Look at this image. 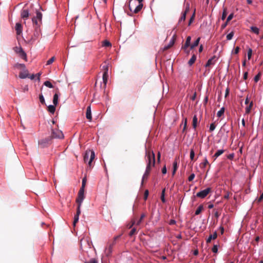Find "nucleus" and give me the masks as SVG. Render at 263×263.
Here are the masks:
<instances>
[{"mask_svg": "<svg viewBox=\"0 0 263 263\" xmlns=\"http://www.w3.org/2000/svg\"><path fill=\"white\" fill-rule=\"evenodd\" d=\"M189 11V4H187L185 10L182 12L181 15L179 18L178 23L176 26L174 27L173 30H176V32L177 31H180L183 32L185 29V21L186 18V13Z\"/></svg>", "mask_w": 263, "mask_h": 263, "instance_id": "f257e3e1", "label": "nucleus"}, {"mask_svg": "<svg viewBox=\"0 0 263 263\" xmlns=\"http://www.w3.org/2000/svg\"><path fill=\"white\" fill-rule=\"evenodd\" d=\"M95 157V153L93 151H86L84 156V161L85 163H88L90 167L92 165V161Z\"/></svg>", "mask_w": 263, "mask_h": 263, "instance_id": "f03ea898", "label": "nucleus"}, {"mask_svg": "<svg viewBox=\"0 0 263 263\" xmlns=\"http://www.w3.org/2000/svg\"><path fill=\"white\" fill-rule=\"evenodd\" d=\"M145 158L146 162H149L154 166L155 164V155L153 151L145 150Z\"/></svg>", "mask_w": 263, "mask_h": 263, "instance_id": "7ed1b4c3", "label": "nucleus"}, {"mask_svg": "<svg viewBox=\"0 0 263 263\" xmlns=\"http://www.w3.org/2000/svg\"><path fill=\"white\" fill-rule=\"evenodd\" d=\"M32 22L33 25H41L42 24V13L37 11L36 16L32 18Z\"/></svg>", "mask_w": 263, "mask_h": 263, "instance_id": "20e7f679", "label": "nucleus"}, {"mask_svg": "<svg viewBox=\"0 0 263 263\" xmlns=\"http://www.w3.org/2000/svg\"><path fill=\"white\" fill-rule=\"evenodd\" d=\"M132 1V0H129L128 1V7L129 9L131 12V13H128L127 14L130 16H132L133 13H138L142 8L143 7V4H139L136 6V7L133 10L130 6V3Z\"/></svg>", "mask_w": 263, "mask_h": 263, "instance_id": "39448f33", "label": "nucleus"}, {"mask_svg": "<svg viewBox=\"0 0 263 263\" xmlns=\"http://www.w3.org/2000/svg\"><path fill=\"white\" fill-rule=\"evenodd\" d=\"M33 27L34 28V31L31 39L33 40H36L41 36V26L33 25Z\"/></svg>", "mask_w": 263, "mask_h": 263, "instance_id": "423d86ee", "label": "nucleus"}, {"mask_svg": "<svg viewBox=\"0 0 263 263\" xmlns=\"http://www.w3.org/2000/svg\"><path fill=\"white\" fill-rule=\"evenodd\" d=\"M50 137L51 139L52 138L62 139L64 138V135L62 131L57 129H52Z\"/></svg>", "mask_w": 263, "mask_h": 263, "instance_id": "0eeeda50", "label": "nucleus"}, {"mask_svg": "<svg viewBox=\"0 0 263 263\" xmlns=\"http://www.w3.org/2000/svg\"><path fill=\"white\" fill-rule=\"evenodd\" d=\"M211 191V188L207 187L206 189L198 192L196 194V197L201 199L204 198Z\"/></svg>", "mask_w": 263, "mask_h": 263, "instance_id": "6e6552de", "label": "nucleus"}, {"mask_svg": "<svg viewBox=\"0 0 263 263\" xmlns=\"http://www.w3.org/2000/svg\"><path fill=\"white\" fill-rule=\"evenodd\" d=\"M84 199V189H80L79 191L78 196L77 198L76 201L78 204H82Z\"/></svg>", "mask_w": 263, "mask_h": 263, "instance_id": "1a4fd4ad", "label": "nucleus"}, {"mask_svg": "<svg viewBox=\"0 0 263 263\" xmlns=\"http://www.w3.org/2000/svg\"><path fill=\"white\" fill-rule=\"evenodd\" d=\"M176 39V32H175L174 35H173L172 39L169 42V43L167 45H165L163 47V50H166L171 47L175 43V42Z\"/></svg>", "mask_w": 263, "mask_h": 263, "instance_id": "9d476101", "label": "nucleus"}, {"mask_svg": "<svg viewBox=\"0 0 263 263\" xmlns=\"http://www.w3.org/2000/svg\"><path fill=\"white\" fill-rule=\"evenodd\" d=\"M29 16V11L28 9L23 8L21 11V16L25 21Z\"/></svg>", "mask_w": 263, "mask_h": 263, "instance_id": "9b49d317", "label": "nucleus"}, {"mask_svg": "<svg viewBox=\"0 0 263 263\" xmlns=\"http://www.w3.org/2000/svg\"><path fill=\"white\" fill-rule=\"evenodd\" d=\"M51 140V137L46 138L45 139H42L39 142V145H40L42 147H45L47 146Z\"/></svg>", "mask_w": 263, "mask_h": 263, "instance_id": "f8f14e48", "label": "nucleus"}, {"mask_svg": "<svg viewBox=\"0 0 263 263\" xmlns=\"http://www.w3.org/2000/svg\"><path fill=\"white\" fill-rule=\"evenodd\" d=\"M217 59V58L215 55L213 56L208 60L205 66L207 67L211 65H214L215 64Z\"/></svg>", "mask_w": 263, "mask_h": 263, "instance_id": "ddd939ff", "label": "nucleus"}, {"mask_svg": "<svg viewBox=\"0 0 263 263\" xmlns=\"http://www.w3.org/2000/svg\"><path fill=\"white\" fill-rule=\"evenodd\" d=\"M103 68L106 69V71H105L103 74V82L104 85V87H106V84L107 82V79H108V75H107V71H108V67L106 66H104Z\"/></svg>", "mask_w": 263, "mask_h": 263, "instance_id": "4468645a", "label": "nucleus"}, {"mask_svg": "<svg viewBox=\"0 0 263 263\" xmlns=\"http://www.w3.org/2000/svg\"><path fill=\"white\" fill-rule=\"evenodd\" d=\"M191 36H188L186 37L185 44L183 46H182L181 48L183 49L184 50H185L187 49V48L189 47H191Z\"/></svg>", "mask_w": 263, "mask_h": 263, "instance_id": "2eb2a0df", "label": "nucleus"}, {"mask_svg": "<svg viewBox=\"0 0 263 263\" xmlns=\"http://www.w3.org/2000/svg\"><path fill=\"white\" fill-rule=\"evenodd\" d=\"M217 237V233L216 231H215L213 234L210 235L208 238L206 239V242L209 243L211 242L212 239H215Z\"/></svg>", "mask_w": 263, "mask_h": 263, "instance_id": "dca6fc26", "label": "nucleus"}, {"mask_svg": "<svg viewBox=\"0 0 263 263\" xmlns=\"http://www.w3.org/2000/svg\"><path fill=\"white\" fill-rule=\"evenodd\" d=\"M86 117L89 121H91L92 119L91 107L90 105L87 107Z\"/></svg>", "mask_w": 263, "mask_h": 263, "instance_id": "f3484780", "label": "nucleus"}, {"mask_svg": "<svg viewBox=\"0 0 263 263\" xmlns=\"http://www.w3.org/2000/svg\"><path fill=\"white\" fill-rule=\"evenodd\" d=\"M198 123V118L197 116L196 115H194L193 118V123L192 126L193 128L196 130Z\"/></svg>", "mask_w": 263, "mask_h": 263, "instance_id": "a211bd4d", "label": "nucleus"}, {"mask_svg": "<svg viewBox=\"0 0 263 263\" xmlns=\"http://www.w3.org/2000/svg\"><path fill=\"white\" fill-rule=\"evenodd\" d=\"M173 168L172 175L174 176L175 174L176 171L177 170L178 167V162L176 160H175L173 162Z\"/></svg>", "mask_w": 263, "mask_h": 263, "instance_id": "6ab92c4d", "label": "nucleus"}, {"mask_svg": "<svg viewBox=\"0 0 263 263\" xmlns=\"http://www.w3.org/2000/svg\"><path fill=\"white\" fill-rule=\"evenodd\" d=\"M116 243V241H114V240H113L112 243L109 245L108 248L107 249V255L110 254L112 253V248Z\"/></svg>", "mask_w": 263, "mask_h": 263, "instance_id": "aec40b11", "label": "nucleus"}, {"mask_svg": "<svg viewBox=\"0 0 263 263\" xmlns=\"http://www.w3.org/2000/svg\"><path fill=\"white\" fill-rule=\"evenodd\" d=\"M197 59V57L195 54H193L191 57V58L190 59V60L188 62V64L189 66H192L196 61Z\"/></svg>", "mask_w": 263, "mask_h": 263, "instance_id": "412c9836", "label": "nucleus"}, {"mask_svg": "<svg viewBox=\"0 0 263 263\" xmlns=\"http://www.w3.org/2000/svg\"><path fill=\"white\" fill-rule=\"evenodd\" d=\"M200 37H198L194 42L193 44H191V47H190V49H194L195 47H196V46H197L199 43V42H200Z\"/></svg>", "mask_w": 263, "mask_h": 263, "instance_id": "4be33fe9", "label": "nucleus"}, {"mask_svg": "<svg viewBox=\"0 0 263 263\" xmlns=\"http://www.w3.org/2000/svg\"><path fill=\"white\" fill-rule=\"evenodd\" d=\"M15 30L16 31L17 34H20L22 32V27L20 23H17L16 24Z\"/></svg>", "mask_w": 263, "mask_h": 263, "instance_id": "5701e85b", "label": "nucleus"}, {"mask_svg": "<svg viewBox=\"0 0 263 263\" xmlns=\"http://www.w3.org/2000/svg\"><path fill=\"white\" fill-rule=\"evenodd\" d=\"M224 151L223 149H218L213 156L214 160H216L219 156L222 154Z\"/></svg>", "mask_w": 263, "mask_h": 263, "instance_id": "b1692460", "label": "nucleus"}, {"mask_svg": "<svg viewBox=\"0 0 263 263\" xmlns=\"http://www.w3.org/2000/svg\"><path fill=\"white\" fill-rule=\"evenodd\" d=\"M56 105H54V104L53 105H49L48 106V111L51 113V114H54L55 111V106Z\"/></svg>", "mask_w": 263, "mask_h": 263, "instance_id": "393cba45", "label": "nucleus"}, {"mask_svg": "<svg viewBox=\"0 0 263 263\" xmlns=\"http://www.w3.org/2000/svg\"><path fill=\"white\" fill-rule=\"evenodd\" d=\"M59 95L55 93L53 98V103L54 105H57L59 101Z\"/></svg>", "mask_w": 263, "mask_h": 263, "instance_id": "a878e982", "label": "nucleus"}, {"mask_svg": "<svg viewBox=\"0 0 263 263\" xmlns=\"http://www.w3.org/2000/svg\"><path fill=\"white\" fill-rule=\"evenodd\" d=\"M253 103L252 101H251L249 105L246 107V110H245L246 114H249L250 112L251 109L253 106Z\"/></svg>", "mask_w": 263, "mask_h": 263, "instance_id": "bb28decb", "label": "nucleus"}, {"mask_svg": "<svg viewBox=\"0 0 263 263\" xmlns=\"http://www.w3.org/2000/svg\"><path fill=\"white\" fill-rule=\"evenodd\" d=\"M19 77L21 79H26V78L29 77V74L26 72V71L21 72L19 74Z\"/></svg>", "mask_w": 263, "mask_h": 263, "instance_id": "cd10ccee", "label": "nucleus"}, {"mask_svg": "<svg viewBox=\"0 0 263 263\" xmlns=\"http://www.w3.org/2000/svg\"><path fill=\"white\" fill-rule=\"evenodd\" d=\"M203 209V206L202 204H200L198 208L197 209H196V211H195V214L196 215H199L201 212L202 211V210Z\"/></svg>", "mask_w": 263, "mask_h": 263, "instance_id": "c85d7f7f", "label": "nucleus"}, {"mask_svg": "<svg viewBox=\"0 0 263 263\" xmlns=\"http://www.w3.org/2000/svg\"><path fill=\"white\" fill-rule=\"evenodd\" d=\"M251 31L254 32L256 34H258L259 33V29L256 26H251Z\"/></svg>", "mask_w": 263, "mask_h": 263, "instance_id": "c756f323", "label": "nucleus"}, {"mask_svg": "<svg viewBox=\"0 0 263 263\" xmlns=\"http://www.w3.org/2000/svg\"><path fill=\"white\" fill-rule=\"evenodd\" d=\"M18 55L21 58L25 60V61L27 60V54L24 50H22Z\"/></svg>", "mask_w": 263, "mask_h": 263, "instance_id": "7c9ffc66", "label": "nucleus"}, {"mask_svg": "<svg viewBox=\"0 0 263 263\" xmlns=\"http://www.w3.org/2000/svg\"><path fill=\"white\" fill-rule=\"evenodd\" d=\"M224 107H222L220 108V109L217 112V116L218 117H220L222 115H223L224 112Z\"/></svg>", "mask_w": 263, "mask_h": 263, "instance_id": "2f4dec72", "label": "nucleus"}, {"mask_svg": "<svg viewBox=\"0 0 263 263\" xmlns=\"http://www.w3.org/2000/svg\"><path fill=\"white\" fill-rule=\"evenodd\" d=\"M227 15V9L226 8H224L222 11V14L221 16V20H224Z\"/></svg>", "mask_w": 263, "mask_h": 263, "instance_id": "473e14b6", "label": "nucleus"}, {"mask_svg": "<svg viewBox=\"0 0 263 263\" xmlns=\"http://www.w3.org/2000/svg\"><path fill=\"white\" fill-rule=\"evenodd\" d=\"M102 46L105 47H111V44L108 41L105 40L102 42Z\"/></svg>", "mask_w": 263, "mask_h": 263, "instance_id": "72a5a7b5", "label": "nucleus"}, {"mask_svg": "<svg viewBox=\"0 0 263 263\" xmlns=\"http://www.w3.org/2000/svg\"><path fill=\"white\" fill-rule=\"evenodd\" d=\"M44 85L45 86H46V87H49L50 88H52L53 87V85L52 84V83L49 81H46L44 83Z\"/></svg>", "mask_w": 263, "mask_h": 263, "instance_id": "f704fd0d", "label": "nucleus"}, {"mask_svg": "<svg viewBox=\"0 0 263 263\" xmlns=\"http://www.w3.org/2000/svg\"><path fill=\"white\" fill-rule=\"evenodd\" d=\"M165 189H164L162 191V193H161V200L162 201V202L164 203L165 202Z\"/></svg>", "mask_w": 263, "mask_h": 263, "instance_id": "c9c22d12", "label": "nucleus"}, {"mask_svg": "<svg viewBox=\"0 0 263 263\" xmlns=\"http://www.w3.org/2000/svg\"><path fill=\"white\" fill-rule=\"evenodd\" d=\"M145 217V214L143 213L141 215V216H140V219L137 221V223H136V224L137 226H139L140 224V223H141L143 219Z\"/></svg>", "mask_w": 263, "mask_h": 263, "instance_id": "e433bc0d", "label": "nucleus"}, {"mask_svg": "<svg viewBox=\"0 0 263 263\" xmlns=\"http://www.w3.org/2000/svg\"><path fill=\"white\" fill-rule=\"evenodd\" d=\"M14 51L17 53L18 54L21 52V51L22 50H23V48L20 46V47H15L14 48Z\"/></svg>", "mask_w": 263, "mask_h": 263, "instance_id": "4c0bfd02", "label": "nucleus"}, {"mask_svg": "<svg viewBox=\"0 0 263 263\" xmlns=\"http://www.w3.org/2000/svg\"><path fill=\"white\" fill-rule=\"evenodd\" d=\"M208 163H209V162H208L206 158L205 157L204 158V162H202L200 164V166L201 168H204Z\"/></svg>", "mask_w": 263, "mask_h": 263, "instance_id": "58836bf2", "label": "nucleus"}, {"mask_svg": "<svg viewBox=\"0 0 263 263\" xmlns=\"http://www.w3.org/2000/svg\"><path fill=\"white\" fill-rule=\"evenodd\" d=\"M149 174V172H147L146 171H145L143 175V177H142V182H141V184H143V181L145 179H147L148 175Z\"/></svg>", "mask_w": 263, "mask_h": 263, "instance_id": "ea45409f", "label": "nucleus"}, {"mask_svg": "<svg viewBox=\"0 0 263 263\" xmlns=\"http://www.w3.org/2000/svg\"><path fill=\"white\" fill-rule=\"evenodd\" d=\"M234 33L233 31H231V32H230L227 35V40H229V41L232 40V39L233 38V37L234 36Z\"/></svg>", "mask_w": 263, "mask_h": 263, "instance_id": "a19ab883", "label": "nucleus"}, {"mask_svg": "<svg viewBox=\"0 0 263 263\" xmlns=\"http://www.w3.org/2000/svg\"><path fill=\"white\" fill-rule=\"evenodd\" d=\"M39 100H40V102L42 104H45V99H44V97L42 93H41L40 95H39Z\"/></svg>", "mask_w": 263, "mask_h": 263, "instance_id": "79ce46f5", "label": "nucleus"}, {"mask_svg": "<svg viewBox=\"0 0 263 263\" xmlns=\"http://www.w3.org/2000/svg\"><path fill=\"white\" fill-rule=\"evenodd\" d=\"M215 128H216V125H215V123H211L210 125L209 132H212L213 131H214L215 130Z\"/></svg>", "mask_w": 263, "mask_h": 263, "instance_id": "37998d69", "label": "nucleus"}, {"mask_svg": "<svg viewBox=\"0 0 263 263\" xmlns=\"http://www.w3.org/2000/svg\"><path fill=\"white\" fill-rule=\"evenodd\" d=\"M137 232V229L136 228H133L131 231H130V232L129 233V236L132 237L134 235H135Z\"/></svg>", "mask_w": 263, "mask_h": 263, "instance_id": "c03bdc74", "label": "nucleus"}, {"mask_svg": "<svg viewBox=\"0 0 263 263\" xmlns=\"http://www.w3.org/2000/svg\"><path fill=\"white\" fill-rule=\"evenodd\" d=\"M260 76H261V73L260 72H259L257 75H256L254 78V81L257 83L258 82V81L260 79Z\"/></svg>", "mask_w": 263, "mask_h": 263, "instance_id": "a18cd8bd", "label": "nucleus"}, {"mask_svg": "<svg viewBox=\"0 0 263 263\" xmlns=\"http://www.w3.org/2000/svg\"><path fill=\"white\" fill-rule=\"evenodd\" d=\"M252 50L251 48H249V49L248 50V53H247L248 60H250V59L251 58V57H252Z\"/></svg>", "mask_w": 263, "mask_h": 263, "instance_id": "49530a36", "label": "nucleus"}, {"mask_svg": "<svg viewBox=\"0 0 263 263\" xmlns=\"http://www.w3.org/2000/svg\"><path fill=\"white\" fill-rule=\"evenodd\" d=\"M79 216H78V215H74V219H73V226H76V223L79 221Z\"/></svg>", "mask_w": 263, "mask_h": 263, "instance_id": "de8ad7c7", "label": "nucleus"}, {"mask_svg": "<svg viewBox=\"0 0 263 263\" xmlns=\"http://www.w3.org/2000/svg\"><path fill=\"white\" fill-rule=\"evenodd\" d=\"M218 246L217 245H214L212 249V251L213 253H216L218 252Z\"/></svg>", "mask_w": 263, "mask_h": 263, "instance_id": "09e8293b", "label": "nucleus"}, {"mask_svg": "<svg viewBox=\"0 0 263 263\" xmlns=\"http://www.w3.org/2000/svg\"><path fill=\"white\" fill-rule=\"evenodd\" d=\"M190 159L192 160H194V157H195V153L193 149H191L190 151Z\"/></svg>", "mask_w": 263, "mask_h": 263, "instance_id": "8fccbe9b", "label": "nucleus"}, {"mask_svg": "<svg viewBox=\"0 0 263 263\" xmlns=\"http://www.w3.org/2000/svg\"><path fill=\"white\" fill-rule=\"evenodd\" d=\"M81 206V204H78V207L77 209V213L75 214V215H78V216H79L80 214H81V210H80Z\"/></svg>", "mask_w": 263, "mask_h": 263, "instance_id": "3c124183", "label": "nucleus"}, {"mask_svg": "<svg viewBox=\"0 0 263 263\" xmlns=\"http://www.w3.org/2000/svg\"><path fill=\"white\" fill-rule=\"evenodd\" d=\"M152 165V164H149V162H147V165H146V170H145V171L146 172V173L147 172L150 173Z\"/></svg>", "mask_w": 263, "mask_h": 263, "instance_id": "603ef678", "label": "nucleus"}, {"mask_svg": "<svg viewBox=\"0 0 263 263\" xmlns=\"http://www.w3.org/2000/svg\"><path fill=\"white\" fill-rule=\"evenodd\" d=\"M233 17H234L233 13H231V14H230L227 18V22H229V21H230L233 18Z\"/></svg>", "mask_w": 263, "mask_h": 263, "instance_id": "864d4df0", "label": "nucleus"}, {"mask_svg": "<svg viewBox=\"0 0 263 263\" xmlns=\"http://www.w3.org/2000/svg\"><path fill=\"white\" fill-rule=\"evenodd\" d=\"M54 60V58L52 57L51 58H50L49 60H48L47 61L46 65H49L51 64L53 62Z\"/></svg>", "mask_w": 263, "mask_h": 263, "instance_id": "5fc2aeb1", "label": "nucleus"}, {"mask_svg": "<svg viewBox=\"0 0 263 263\" xmlns=\"http://www.w3.org/2000/svg\"><path fill=\"white\" fill-rule=\"evenodd\" d=\"M195 176V175L194 173L191 174L188 178L189 181H192L194 179Z\"/></svg>", "mask_w": 263, "mask_h": 263, "instance_id": "6e6d98bb", "label": "nucleus"}, {"mask_svg": "<svg viewBox=\"0 0 263 263\" xmlns=\"http://www.w3.org/2000/svg\"><path fill=\"white\" fill-rule=\"evenodd\" d=\"M194 19V13L192 15V16H191V17L190 18V19L189 20V22L187 24L188 26L191 25V24L192 23V22L193 21Z\"/></svg>", "mask_w": 263, "mask_h": 263, "instance_id": "4d7b16f0", "label": "nucleus"}, {"mask_svg": "<svg viewBox=\"0 0 263 263\" xmlns=\"http://www.w3.org/2000/svg\"><path fill=\"white\" fill-rule=\"evenodd\" d=\"M85 184H86V178H84L82 179V186H81V189H84Z\"/></svg>", "mask_w": 263, "mask_h": 263, "instance_id": "13d9d810", "label": "nucleus"}, {"mask_svg": "<svg viewBox=\"0 0 263 263\" xmlns=\"http://www.w3.org/2000/svg\"><path fill=\"white\" fill-rule=\"evenodd\" d=\"M234 157V154L231 153L227 156V158L229 160H232Z\"/></svg>", "mask_w": 263, "mask_h": 263, "instance_id": "bf43d9fd", "label": "nucleus"}, {"mask_svg": "<svg viewBox=\"0 0 263 263\" xmlns=\"http://www.w3.org/2000/svg\"><path fill=\"white\" fill-rule=\"evenodd\" d=\"M148 196V191L147 190H146L145 191L144 195V199L145 200H146L147 199Z\"/></svg>", "mask_w": 263, "mask_h": 263, "instance_id": "052dcab7", "label": "nucleus"}, {"mask_svg": "<svg viewBox=\"0 0 263 263\" xmlns=\"http://www.w3.org/2000/svg\"><path fill=\"white\" fill-rule=\"evenodd\" d=\"M85 263H98V262L95 259L92 258L89 261L85 262Z\"/></svg>", "mask_w": 263, "mask_h": 263, "instance_id": "680f3d73", "label": "nucleus"}, {"mask_svg": "<svg viewBox=\"0 0 263 263\" xmlns=\"http://www.w3.org/2000/svg\"><path fill=\"white\" fill-rule=\"evenodd\" d=\"M196 96H197V93H196V92L195 91L193 95V96L191 97V99L192 100V101H194L196 98Z\"/></svg>", "mask_w": 263, "mask_h": 263, "instance_id": "e2e57ef3", "label": "nucleus"}, {"mask_svg": "<svg viewBox=\"0 0 263 263\" xmlns=\"http://www.w3.org/2000/svg\"><path fill=\"white\" fill-rule=\"evenodd\" d=\"M208 99H209V98H208V96L206 95L204 98V100H203V104L204 105H206L208 102Z\"/></svg>", "mask_w": 263, "mask_h": 263, "instance_id": "0e129e2a", "label": "nucleus"}, {"mask_svg": "<svg viewBox=\"0 0 263 263\" xmlns=\"http://www.w3.org/2000/svg\"><path fill=\"white\" fill-rule=\"evenodd\" d=\"M166 172H167V169H166V166L165 165L162 168V173L163 174H165L166 173Z\"/></svg>", "mask_w": 263, "mask_h": 263, "instance_id": "69168bd1", "label": "nucleus"}, {"mask_svg": "<svg viewBox=\"0 0 263 263\" xmlns=\"http://www.w3.org/2000/svg\"><path fill=\"white\" fill-rule=\"evenodd\" d=\"M176 221L174 219H171L169 221L170 225H174V224H176Z\"/></svg>", "mask_w": 263, "mask_h": 263, "instance_id": "338daca9", "label": "nucleus"}, {"mask_svg": "<svg viewBox=\"0 0 263 263\" xmlns=\"http://www.w3.org/2000/svg\"><path fill=\"white\" fill-rule=\"evenodd\" d=\"M263 200V192L260 195V197H259L258 199V201L259 202H260Z\"/></svg>", "mask_w": 263, "mask_h": 263, "instance_id": "774afa93", "label": "nucleus"}]
</instances>
